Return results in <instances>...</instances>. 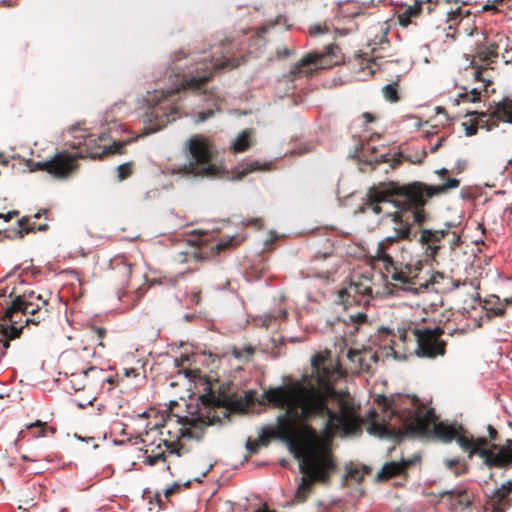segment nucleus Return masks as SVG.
Returning a JSON list of instances; mask_svg holds the SVG:
<instances>
[{
	"mask_svg": "<svg viewBox=\"0 0 512 512\" xmlns=\"http://www.w3.org/2000/svg\"><path fill=\"white\" fill-rule=\"evenodd\" d=\"M263 398L285 413L277 417V426L262 429L258 440L262 446H268L271 439H287L289 417L314 438L331 437L336 430L348 433L356 425L353 408L346 402H340L338 411L331 409L329 393L307 376L303 381L289 379L285 386L270 388L263 393Z\"/></svg>",
	"mask_w": 512,
	"mask_h": 512,
	"instance_id": "obj_1",
	"label": "nucleus"
},
{
	"mask_svg": "<svg viewBox=\"0 0 512 512\" xmlns=\"http://www.w3.org/2000/svg\"><path fill=\"white\" fill-rule=\"evenodd\" d=\"M239 46L240 43L236 40L225 39L212 47L214 51L209 57L201 60L193 52H175L171 56L164 78L157 81L159 88L147 99L149 107L144 122H148L150 127L143 135L157 132L176 120L177 107L173 97L181 91H203L207 96L206 100L210 101L207 90L204 89L205 84L216 72L225 68H236L245 62V55L240 53L242 48Z\"/></svg>",
	"mask_w": 512,
	"mask_h": 512,
	"instance_id": "obj_2",
	"label": "nucleus"
},
{
	"mask_svg": "<svg viewBox=\"0 0 512 512\" xmlns=\"http://www.w3.org/2000/svg\"><path fill=\"white\" fill-rule=\"evenodd\" d=\"M459 185L458 179L447 178L444 183L438 185L414 181L403 184V188H397L394 191L396 198L391 199V204L396 211L388 212L382 217V221L389 219L392 222L394 234L378 244L377 254H383L396 242L413 241L417 238V228L414 226L419 228L427 223L429 214L424 207L430 199L445 195L450 190L458 188Z\"/></svg>",
	"mask_w": 512,
	"mask_h": 512,
	"instance_id": "obj_3",
	"label": "nucleus"
},
{
	"mask_svg": "<svg viewBox=\"0 0 512 512\" xmlns=\"http://www.w3.org/2000/svg\"><path fill=\"white\" fill-rule=\"evenodd\" d=\"M376 402L384 412L390 413L391 418H396V421L405 429V433L432 436L443 443L455 440L467 453L469 459L474 457L471 451L475 450L477 437L457 423L434 422L431 424L434 412L433 410L425 412L418 398L379 395Z\"/></svg>",
	"mask_w": 512,
	"mask_h": 512,
	"instance_id": "obj_4",
	"label": "nucleus"
},
{
	"mask_svg": "<svg viewBox=\"0 0 512 512\" xmlns=\"http://www.w3.org/2000/svg\"><path fill=\"white\" fill-rule=\"evenodd\" d=\"M336 470V459L330 450L315 452L307 461L300 462L299 471L303 476L295 491L294 501L297 503L306 501L314 483L328 484L331 475L336 472Z\"/></svg>",
	"mask_w": 512,
	"mask_h": 512,
	"instance_id": "obj_5",
	"label": "nucleus"
},
{
	"mask_svg": "<svg viewBox=\"0 0 512 512\" xmlns=\"http://www.w3.org/2000/svg\"><path fill=\"white\" fill-rule=\"evenodd\" d=\"M188 163L180 166L178 172L187 176L214 178L220 174L215 163L212 144L203 135H194L186 142Z\"/></svg>",
	"mask_w": 512,
	"mask_h": 512,
	"instance_id": "obj_6",
	"label": "nucleus"
},
{
	"mask_svg": "<svg viewBox=\"0 0 512 512\" xmlns=\"http://www.w3.org/2000/svg\"><path fill=\"white\" fill-rule=\"evenodd\" d=\"M50 304L48 299H44L42 295L34 291L25 292L23 295L16 297L11 305L5 310L2 323L9 325H17L21 320H17V316L21 313L27 316L25 324H39L50 316Z\"/></svg>",
	"mask_w": 512,
	"mask_h": 512,
	"instance_id": "obj_7",
	"label": "nucleus"
},
{
	"mask_svg": "<svg viewBox=\"0 0 512 512\" xmlns=\"http://www.w3.org/2000/svg\"><path fill=\"white\" fill-rule=\"evenodd\" d=\"M74 140L67 142L72 150H76V157L78 159L90 158V159H103L108 154H122L123 148L136 140L138 137L133 139H126L121 141H114L108 147L101 146L98 141L106 140V134L102 133L97 138L94 134H88L85 130L79 127L73 126L70 129Z\"/></svg>",
	"mask_w": 512,
	"mask_h": 512,
	"instance_id": "obj_8",
	"label": "nucleus"
},
{
	"mask_svg": "<svg viewBox=\"0 0 512 512\" xmlns=\"http://www.w3.org/2000/svg\"><path fill=\"white\" fill-rule=\"evenodd\" d=\"M185 377L190 381H194L202 390L200 401L207 409L227 408L232 404V397L228 391V387L220 384L218 380L206 376L198 368L185 369Z\"/></svg>",
	"mask_w": 512,
	"mask_h": 512,
	"instance_id": "obj_9",
	"label": "nucleus"
},
{
	"mask_svg": "<svg viewBox=\"0 0 512 512\" xmlns=\"http://www.w3.org/2000/svg\"><path fill=\"white\" fill-rule=\"evenodd\" d=\"M340 47L329 44L323 51H313L304 56L290 71L289 78L294 81L301 77H311L318 69L333 67L339 63Z\"/></svg>",
	"mask_w": 512,
	"mask_h": 512,
	"instance_id": "obj_10",
	"label": "nucleus"
},
{
	"mask_svg": "<svg viewBox=\"0 0 512 512\" xmlns=\"http://www.w3.org/2000/svg\"><path fill=\"white\" fill-rule=\"evenodd\" d=\"M444 333L443 329L436 327L434 329H410L405 332L401 338L406 341L407 338H413L417 347L415 354L421 358L434 359L437 356H443L446 353V342L440 337Z\"/></svg>",
	"mask_w": 512,
	"mask_h": 512,
	"instance_id": "obj_11",
	"label": "nucleus"
},
{
	"mask_svg": "<svg viewBox=\"0 0 512 512\" xmlns=\"http://www.w3.org/2000/svg\"><path fill=\"white\" fill-rule=\"evenodd\" d=\"M471 452L474 456L480 457L488 468L512 467V439H506L503 444L489 445L486 437L479 436L476 438L475 450Z\"/></svg>",
	"mask_w": 512,
	"mask_h": 512,
	"instance_id": "obj_12",
	"label": "nucleus"
},
{
	"mask_svg": "<svg viewBox=\"0 0 512 512\" xmlns=\"http://www.w3.org/2000/svg\"><path fill=\"white\" fill-rule=\"evenodd\" d=\"M314 244L322 246L323 250L315 253L307 277L329 279L338 270V264L330 261L333 258L334 239L329 236L316 237Z\"/></svg>",
	"mask_w": 512,
	"mask_h": 512,
	"instance_id": "obj_13",
	"label": "nucleus"
},
{
	"mask_svg": "<svg viewBox=\"0 0 512 512\" xmlns=\"http://www.w3.org/2000/svg\"><path fill=\"white\" fill-rule=\"evenodd\" d=\"M377 259L385 264L386 272L393 281L399 282L401 287L409 292L416 294L418 292L417 278L422 269L421 262L416 264H406L403 268H398L393 257L387 252L377 254Z\"/></svg>",
	"mask_w": 512,
	"mask_h": 512,
	"instance_id": "obj_14",
	"label": "nucleus"
},
{
	"mask_svg": "<svg viewBox=\"0 0 512 512\" xmlns=\"http://www.w3.org/2000/svg\"><path fill=\"white\" fill-rule=\"evenodd\" d=\"M397 188H403V185L397 182H380L377 185H373L368 189L358 211L361 213L372 211L375 215L381 214V203H391V199L396 198L394 191Z\"/></svg>",
	"mask_w": 512,
	"mask_h": 512,
	"instance_id": "obj_15",
	"label": "nucleus"
},
{
	"mask_svg": "<svg viewBox=\"0 0 512 512\" xmlns=\"http://www.w3.org/2000/svg\"><path fill=\"white\" fill-rule=\"evenodd\" d=\"M76 153L69 154L66 151L58 152L49 160L32 162L30 164L31 171H46L57 178H67L74 173L78 164L76 163Z\"/></svg>",
	"mask_w": 512,
	"mask_h": 512,
	"instance_id": "obj_16",
	"label": "nucleus"
},
{
	"mask_svg": "<svg viewBox=\"0 0 512 512\" xmlns=\"http://www.w3.org/2000/svg\"><path fill=\"white\" fill-rule=\"evenodd\" d=\"M446 235L448 229H428L421 226L417 228V238L414 240L420 244L426 259L434 260L443 247Z\"/></svg>",
	"mask_w": 512,
	"mask_h": 512,
	"instance_id": "obj_17",
	"label": "nucleus"
},
{
	"mask_svg": "<svg viewBox=\"0 0 512 512\" xmlns=\"http://www.w3.org/2000/svg\"><path fill=\"white\" fill-rule=\"evenodd\" d=\"M445 504L453 512H467L473 505L474 494L463 486H457L451 490L440 493Z\"/></svg>",
	"mask_w": 512,
	"mask_h": 512,
	"instance_id": "obj_18",
	"label": "nucleus"
},
{
	"mask_svg": "<svg viewBox=\"0 0 512 512\" xmlns=\"http://www.w3.org/2000/svg\"><path fill=\"white\" fill-rule=\"evenodd\" d=\"M371 294V286L366 285L363 282H353L349 287L339 291L338 302L347 309L353 304L360 305L362 302L368 303V300H364V298L371 296Z\"/></svg>",
	"mask_w": 512,
	"mask_h": 512,
	"instance_id": "obj_19",
	"label": "nucleus"
},
{
	"mask_svg": "<svg viewBox=\"0 0 512 512\" xmlns=\"http://www.w3.org/2000/svg\"><path fill=\"white\" fill-rule=\"evenodd\" d=\"M512 480L503 483L488 498L485 510L489 512H506L512 506Z\"/></svg>",
	"mask_w": 512,
	"mask_h": 512,
	"instance_id": "obj_20",
	"label": "nucleus"
},
{
	"mask_svg": "<svg viewBox=\"0 0 512 512\" xmlns=\"http://www.w3.org/2000/svg\"><path fill=\"white\" fill-rule=\"evenodd\" d=\"M420 461L419 455H414L410 459H401V461H391L384 464L382 469L377 473V481H388L396 476H405L406 471Z\"/></svg>",
	"mask_w": 512,
	"mask_h": 512,
	"instance_id": "obj_21",
	"label": "nucleus"
},
{
	"mask_svg": "<svg viewBox=\"0 0 512 512\" xmlns=\"http://www.w3.org/2000/svg\"><path fill=\"white\" fill-rule=\"evenodd\" d=\"M431 0H419L413 6H409L402 14L398 16V23L403 28H409L417 23L413 21L414 17H417L426 8L427 13L430 14L432 7L430 4Z\"/></svg>",
	"mask_w": 512,
	"mask_h": 512,
	"instance_id": "obj_22",
	"label": "nucleus"
},
{
	"mask_svg": "<svg viewBox=\"0 0 512 512\" xmlns=\"http://www.w3.org/2000/svg\"><path fill=\"white\" fill-rule=\"evenodd\" d=\"M182 485L174 482L172 486L166 488L164 490V494L162 495L161 492L156 491L152 494V492L147 488L143 492V498L148 499V502L152 504L155 502L160 509L166 508V503L169 502V498L174 495L175 493L179 492L181 490Z\"/></svg>",
	"mask_w": 512,
	"mask_h": 512,
	"instance_id": "obj_23",
	"label": "nucleus"
},
{
	"mask_svg": "<svg viewBox=\"0 0 512 512\" xmlns=\"http://www.w3.org/2000/svg\"><path fill=\"white\" fill-rule=\"evenodd\" d=\"M112 271L120 278V284H127L132 273L131 265L123 258H116L111 261Z\"/></svg>",
	"mask_w": 512,
	"mask_h": 512,
	"instance_id": "obj_24",
	"label": "nucleus"
},
{
	"mask_svg": "<svg viewBox=\"0 0 512 512\" xmlns=\"http://www.w3.org/2000/svg\"><path fill=\"white\" fill-rule=\"evenodd\" d=\"M338 15L343 18H357L363 16V9L356 1L349 0L338 4Z\"/></svg>",
	"mask_w": 512,
	"mask_h": 512,
	"instance_id": "obj_25",
	"label": "nucleus"
},
{
	"mask_svg": "<svg viewBox=\"0 0 512 512\" xmlns=\"http://www.w3.org/2000/svg\"><path fill=\"white\" fill-rule=\"evenodd\" d=\"M252 134V129H245L244 131H242L238 135V137L232 142L231 147L233 151L236 153H241L248 150L253 144Z\"/></svg>",
	"mask_w": 512,
	"mask_h": 512,
	"instance_id": "obj_26",
	"label": "nucleus"
},
{
	"mask_svg": "<svg viewBox=\"0 0 512 512\" xmlns=\"http://www.w3.org/2000/svg\"><path fill=\"white\" fill-rule=\"evenodd\" d=\"M476 56L488 66L493 62L494 58L498 57V45H481L477 48Z\"/></svg>",
	"mask_w": 512,
	"mask_h": 512,
	"instance_id": "obj_27",
	"label": "nucleus"
},
{
	"mask_svg": "<svg viewBox=\"0 0 512 512\" xmlns=\"http://www.w3.org/2000/svg\"><path fill=\"white\" fill-rule=\"evenodd\" d=\"M255 352L256 348L250 344L243 347L233 346L231 348V354L242 363H248L251 361Z\"/></svg>",
	"mask_w": 512,
	"mask_h": 512,
	"instance_id": "obj_28",
	"label": "nucleus"
},
{
	"mask_svg": "<svg viewBox=\"0 0 512 512\" xmlns=\"http://www.w3.org/2000/svg\"><path fill=\"white\" fill-rule=\"evenodd\" d=\"M181 421H182V424H183V427L180 429V436L182 438H188V439H193V438H199V436L195 435V432L193 431V428L197 427V424L199 422V419H195V418H181Z\"/></svg>",
	"mask_w": 512,
	"mask_h": 512,
	"instance_id": "obj_29",
	"label": "nucleus"
},
{
	"mask_svg": "<svg viewBox=\"0 0 512 512\" xmlns=\"http://www.w3.org/2000/svg\"><path fill=\"white\" fill-rule=\"evenodd\" d=\"M347 358L353 363V368L357 372H364V364L366 361L364 348L362 350L350 349L347 353Z\"/></svg>",
	"mask_w": 512,
	"mask_h": 512,
	"instance_id": "obj_30",
	"label": "nucleus"
},
{
	"mask_svg": "<svg viewBox=\"0 0 512 512\" xmlns=\"http://www.w3.org/2000/svg\"><path fill=\"white\" fill-rule=\"evenodd\" d=\"M28 430H31L34 437H44L47 431L51 434H55L57 429L54 426H47V423L37 420L27 426Z\"/></svg>",
	"mask_w": 512,
	"mask_h": 512,
	"instance_id": "obj_31",
	"label": "nucleus"
},
{
	"mask_svg": "<svg viewBox=\"0 0 512 512\" xmlns=\"http://www.w3.org/2000/svg\"><path fill=\"white\" fill-rule=\"evenodd\" d=\"M441 281H447V284L441 288L442 292L453 290L459 287V282L444 276V274L441 272H436L431 278V284L433 285L440 284Z\"/></svg>",
	"mask_w": 512,
	"mask_h": 512,
	"instance_id": "obj_32",
	"label": "nucleus"
},
{
	"mask_svg": "<svg viewBox=\"0 0 512 512\" xmlns=\"http://www.w3.org/2000/svg\"><path fill=\"white\" fill-rule=\"evenodd\" d=\"M219 110H220V108H219L218 104L216 103V101L212 100L211 103H209V105L205 109L197 112L195 122L202 123V122L208 120L209 118L213 117L215 112H217Z\"/></svg>",
	"mask_w": 512,
	"mask_h": 512,
	"instance_id": "obj_33",
	"label": "nucleus"
},
{
	"mask_svg": "<svg viewBox=\"0 0 512 512\" xmlns=\"http://www.w3.org/2000/svg\"><path fill=\"white\" fill-rule=\"evenodd\" d=\"M364 355L366 358L364 364V372L367 374H373V364H376L379 361V355L376 351H373L371 348H364Z\"/></svg>",
	"mask_w": 512,
	"mask_h": 512,
	"instance_id": "obj_34",
	"label": "nucleus"
},
{
	"mask_svg": "<svg viewBox=\"0 0 512 512\" xmlns=\"http://www.w3.org/2000/svg\"><path fill=\"white\" fill-rule=\"evenodd\" d=\"M398 87H399V85L397 82H393V83L385 85L382 88V93H383L384 98L391 103L398 102L400 100Z\"/></svg>",
	"mask_w": 512,
	"mask_h": 512,
	"instance_id": "obj_35",
	"label": "nucleus"
},
{
	"mask_svg": "<svg viewBox=\"0 0 512 512\" xmlns=\"http://www.w3.org/2000/svg\"><path fill=\"white\" fill-rule=\"evenodd\" d=\"M510 111H512V109H504L499 106L498 102L495 104V109L490 112V116L492 118H496L497 120L512 124V114Z\"/></svg>",
	"mask_w": 512,
	"mask_h": 512,
	"instance_id": "obj_36",
	"label": "nucleus"
},
{
	"mask_svg": "<svg viewBox=\"0 0 512 512\" xmlns=\"http://www.w3.org/2000/svg\"><path fill=\"white\" fill-rule=\"evenodd\" d=\"M446 467L453 471L456 475L466 473L467 467L465 464H461L460 458L446 459L444 461Z\"/></svg>",
	"mask_w": 512,
	"mask_h": 512,
	"instance_id": "obj_37",
	"label": "nucleus"
},
{
	"mask_svg": "<svg viewBox=\"0 0 512 512\" xmlns=\"http://www.w3.org/2000/svg\"><path fill=\"white\" fill-rule=\"evenodd\" d=\"M287 445L290 453L294 456L295 459L299 460V463L302 461H307L309 457L315 452L326 450L325 448L313 450L306 457H303L302 452L299 450L296 444H294L290 439L287 440Z\"/></svg>",
	"mask_w": 512,
	"mask_h": 512,
	"instance_id": "obj_38",
	"label": "nucleus"
},
{
	"mask_svg": "<svg viewBox=\"0 0 512 512\" xmlns=\"http://www.w3.org/2000/svg\"><path fill=\"white\" fill-rule=\"evenodd\" d=\"M239 174L245 176L248 173L261 170V165L258 161L250 160L243 162L239 165Z\"/></svg>",
	"mask_w": 512,
	"mask_h": 512,
	"instance_id": "obj_39",
	"label": "nucleus"
},
{
	"mask_svg": "<svg viewBox=\"0 0 512 512\" xmlns=\"http://www.w3.org/2000/svg\"><path fill=\"white\" fill-rule=\"evenodd\" d=\"M133 162H126L117 167V178L119 181H123L129 178L133 174Z\"/></svg>",
	"mask_w": 512,
	"mask_h": 512,
	"instance_id": "obj_40",
	"label": "nucleus"
},
{
	"mask_svg": "<svg viewBox=\"0 0 512 512\" xmlns=\"http://www.w3.org/2000/svg\"><path fill=\"white\" fill-rule=\"evenodd\" d=\"M165 463L166 462V455L164 452H159L155 455L148 454V451L145 452V457L143 460V463L149 466H154L158 463Z\"/></svg>",
	"mask_w": 512,
	"mask_h": 512,
	"instance_id": "obj_41",
	"label": "nucleus"
},
{
	"mask_svg": "<svg viewBox=\"0 0 512 512\" xmlns=\"http://www.w3.org/2000/svg\"><path fill=\"white\" fill-rule=\"evenodd\" d=\"M345 323H351L355 330H358V325L367 322V315L364 312H357L348 316V321L344 320Z\"/></svg>",
	"mask_w": 512,
	"mask_h": 512,
	"instance_id": "obj_42",
	"label": "nucleus"
},
{
	"mask_svg": "<svg viewBox=\"0 0 512 512\" xmlns=\"http://www.w3.org/2000/svg\"><path fill=\"white\" fill-rule=\"evenodd\" d=\"M448 229V235H446V239L450 245V248L454 250L460 243V236L456 232H451L450 229L453 227L451 223H446Z\"/></svg>",
	"mask_w": 512,
	"mask_h": 512,
	"instance_id": "obj_43",
	"label": "nucleus"
},
{
	"mask_svg": "<svg viewBox=\"0 0 512 512\" xmlns=\"http://www.w3.org/2000/svg\"><path fill=\"white\" fill-rule=\"evenodd\" d=\"M487 433L488 438L486 439L488 440L489 445L498 444L497 442L500 441V436L497 429L489 424L487 426Z\"/></svg>",
	"mask_w": 512,
	"mask_h": 512,
	"instance_id": "obj_44",
	"label": "nucleus"
},
{
	"mask_svg": "<svg viewBox=\"0 0 512 512\" xmlns=\"http://www.w3.org/2000/svg\"><path fill=\"white\" fill-rule=\"evenodd\" d=\"M1 233H8L7 235V238L8 239H22L24 238V234L22 232V229H4V230H0V234Z\"/></svg>",
	"mask_w": 512,
	"mask_h": 512,
	"instance_id": "obj_45",
	"label": "nucleus"
},
{
	"mask_svg": "<svg viewBox=\"0 0 512 512\" xmlns=\"http://www.w3.org/2000/svg\"><path fill=\"white\" fill-rule=\"evenodd\" d=\"M245 446L249 454H256L262 445L258 440L253 441L251 438H248Z\"/></svg>",
	"mask_w": 512,
	"mask_h": 512,
	"instance_id": "obj_46",
	"label": "nucleus"
},
{
	"mask_svg": "<svg viewBox=\"0 0 512 512\" xmlns=\"http://www.w3.org/2000/svg\"><path fill=\"white\" fill-rule=\"evenodd\" d=\"M462 126L465 128L466 136L471 137L477 134L478 127L475 123L468 124L467 122H463Z\"/></svg>",
	"mask_w": 512,
	"mask_h": 512,
	"instance_id": "obj_47",
	"label": "nucleus"
},
{
	"mask_svg": "<svg viewBox=\"0 0 512 512\" xmlns=\"http://www.w3.org/2000/svg\"><path fill=\"white\" fill-rule=\"evenodd\" d=\"M164 445L167 447L170 454H176L177 456H181L182 447H177L176 443L164 441Z\"/></svg>",
	"mask_w": 512,
	"mask_h": 512,
	"instance_id": "obj_48",
	"label": "nucleus"
},
{
	"mask_svg": "<svg viewBox=\"0 0 512 512\" xmlns=\"http://www.w3.org/2000/svg\"><path fill=\"white\" fill-rule=\"evenodd\" d=\"M468 93H469V97H470L469 102L476 103V102L480 101L481 92L477 88H472V89L468 90Z\"/></svg>",
	"mask_w": 512,
	"mask_h": 512,
	"instance_id": "obj_49",
	"label": "nucleus"
},
{
	"mask_svg": "<svg viewBox=\"0 0 512 512\" xmlns=\"http://www.w3.org/2000/svg\"><path fill=\"white\" fill-rule=\"evenodd\" d=\"M19 215V211L17 210H12V211H9L8 213L6 214H2L0 213V220H4L5 222H9L11 221L14 217L18 216Z\"/></svg>",
	"mask_w": 512,
	"mask_h": 512,
	"instance_id": "obj_50",
	"label": "nucleus"
},
{
	"mask_svg": "<svg viewBox=\"0 0 512 512\" xmlns=\"http://www.w3.org/2000/svg\"><path fill=\"white\" fill-rule=\"evenodd\" d=\"M466 166L467 162L465 160H458L452 173L460 174L466 169Z\"/></svg>",
	"mask_w": 512,
	"mask_h": 512,
	"instance_id": "obj_51",
	"label": "nucleus"
},
{
	"mask_svg": "<svg viewBox=\"0 0 512 512\" xmlns=\"http://www.w3.org/2000/svg\"><path fill=\"white\" fill-rule=\"evenodd\" d=\"M365 163L367 164H370V165H373V163H384V162H387L388 161V158H387V155L385 154H382L380 155V157L376 156L375 159H364L363 160Z\"/></svg>",
	"mask_w": 512,
	"mask_h": 512,
	"instance_id": "obj_52",
	"label": "nucleus"
},
{
	"mask_svg": "<svg viewBox=\"0 0 512 512\" xmlns=\"http://www.w3.org/2000/svg\"><path fill=\"white\" fill-rule=\"evenodd\" d=\"M317 512H341L335 507L324 505L322 502H318Z\"/></svg>",
	"mask_w": 512,
	"mask_h": 512,
	"instance_id": "obj_53",
	"label": "nucleus"
},
{
	"mask_svg": "<svg viewBox=\"0 0 512 512\" xmlns=\"http://www.w3.org/2000/svg\"><path fill=\"white\" fill-rule=\"evenodd\" d=\"M94 331L97 334L98 339L100 340L98 345L104 347L102 339L104 338V336L106 334V329L103 327H94Z\"/></svg>",
	"mask_w": 512,
	"mask_h": 512,
	"instance_id": "obj_54",
	"label": "nucleus"
},
{
	"mask_svg": "<svg viewBox=\"0 0 512 512\" xmlns=\"http://www.w3.org/2000/svg\"><path fill=\"white\" fill-rule=\"evenodd\" d=\"M293 54V50L288 48L278 49L276 51L277 58H287Z\"/></svg>",
	"mask_w": 512,
	"mask_h": 512,
	"instance_id": "obj_55",
	"label": "nucleus"
},
{
	"mask_svg": "<svg viewBox=\"0 0 512 512\" xmlns=\"http://www.w3.org/2000/svg\"><path fill=\"white\" fill-rule=\"evenodd\" d=\"M461 89L464 91L462 93H460L458 95V98H457V102L460 103V102H469V93H468V89L466 87H461Z\"/></svg>",
	"mask_w": 512,
	"mask_h": 512,
	"instance_id": "obj_56",
	"label": "nucleus"
},
{
	"mask_svg": "<svg viewBox=\"0 0 512 512\" xmlns=\"http://www.w3.org/2000/svg\"><path fill=\"white\" fill-rule=\"evenodd\" d=\"M499 106L504 109H512V97H504L501 101H499Z\"/></svg>",
	"mask_w": 512,
	"mask_h": 512,
	"instance_id": "obj_57",
	"label": "nucleus"
},
{
	"mask_svg": "<svg viewBox=\"0 0 512 512\" xmlns=\"http://www.w3.org/2000/svg\"><path fill=\"white\" fill-rule=\"evenodd\" d=\"M474 78L477 81H483L484 82V90H486L487 86L491 84V80H485V79L482 78V71L481 70H476L474 72Z\"/></svg>",
	"mask_w": 512,
	"mask_h": 512,
	"instance_id": "obj_58",
	"label": "nucleus"
},
{
	"mask_svg": "<svg viewBox=\"0 0 512 512\" xmlns=\"http://www.w3.org/2000/svg\"><path fill=\"white\" fill-rule=\"evenodd\" d=\"M36 231H37V226L34 223L33 224L28 223V225L26 227L22 228V232H23L24 236L26 234L33 233Z\"/></svg>",
	"mask_w": 512,
	"mask_h": 512,
	"instance_id": "obj_59",
	"label": "nucleus"
},
{
	"mask_svg": "<svg viewBox=\"0 0 512 512\" xmlns=\"http://www.w3.org/2000/svg\"><path fill=\"white\" fill-rule=\"evenodd\" d=\"M446 140V138L443 136V137H440L437 141V143H435L432 147H431V152L432 153H435L436 151H438V149L443 145L444 141Z\"/></svg>",
	"mask_w": 512,
	"mask_h": 512,
	"instance_id": "obj_60",
	"label": "nucleus"
},
{
	"mask_svg": "<svg viewBox=\"0 0 512 512\" xmlns=\"http://www.w3.org/2000/svg\"><path fill=\"white\" fill-rule=\"evenodd\" d=\"M325 30L326 29L322 28L320 25H315V26L311 27L310 34L319 35V34L324 33Z\"/></svg>",
	"mask_w": 512,
	"mask_h": 512,
	"instance_id": "obj_61",
	"label": "nucleus"
},
{
	"mask_svg": "<svg viewBox=\"0 0 512 512\" xmlns=\"http://www.w3.org/2000/svg\"><path fill=\"white\" fill-rule=\"evenodd\" d=\"M124 375L125 377H136L138 375V371L135 368H125Z\"/></svg>",
	"mask_w": 512,
	"mask_h": 512,
	"instance_id": "obj_62",
	"label": "nucleus"
},
{
	"mask_svg": "<svg viewBox=\"0 0 512 512\" xmlns=\"http://www.w3.org/2000/svg\"><path fill=\"white\" fill-rule=\"evenodd\" d=\"M435 173L441 178L446 179V177L449 175L450 171L446 168H441L439 170H436Z\"/></svg>",
	"mask_w": 512,
	"mask_h": 512,
	"instance_id": "obj_63",
	"label": "nucleus"
},
{
	"mask_svg": "<svg viewBox=\"0 0 512 512\" xmlns=\"http://www.w3.org/2000/svg\"><path fill=\"white\" fill-rule=\"evenodd\" d=\"M28 223H29V218L27 216L22 217L21 219H19L17 221V224L19 227L18 229H22V228L26 227L28 225Z\"/></svg>",
	"mask_w": 512,
	"mask_h": 512,
	"instance_id": "obj_64",
	"label": "nucleus"
}]
</instances>
